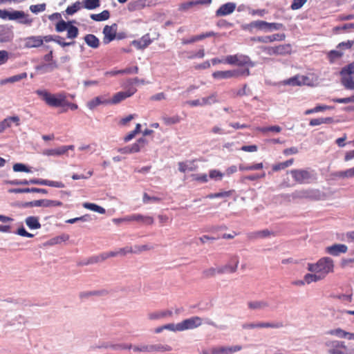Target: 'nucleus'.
<instances>
[{
	"label": "nucleus",
	"mask_w": 354,
	"mask_h": 354,
	"mask_svg": "<svg viewBox=\"0 0 354 354\" xmlns=\"http://www.w3.org/2000/svg\"><path fill=\"white\" fill-rule=\"evenodd\" d=\"M327 335H333L339 338L347 339L348 332L342 330L340 328L330 330L326 332Z\"/></svg>",
	"instance_id": "obj_33"
},
{
	"label": "nucleus",
	"mask_w": 354,
	"mask_h": 354,
	"mask_svg": "<svg viewBox=\"0 0 354 354\" xmlns=\"http://www.w3.org/2000/svg\"><path fill=\"white\" fill-rule=\"evenodd\" d=\"M211 3V0H196L190 1L183 3L179 5L178 10L180 12H185L192 8L194 6L203 4H209Z\"/></svg>",
	"instance_id": "obj_18"
},
{
	"label": "nucleus",
	"mask_w": 354,
	"mask_h": 354,
	"mask_svg": "<svg viewBox=\"0 0 354 354\" xmlns=\"http://www.w3.org/2000/svg\"><path fill=\"white\" fill-rule=\"evenodd\" d=\"M324 279V276H322L320 274H306L304 276V281L306 283L309 284L311 282H315Z\"/></svg>",
	"instance_id": "obj_41"
},
{
	"label": "nucleus",
	"mask_w": 354,
	"mask_h": 354,
	"mask_svg": "<svg viewBox=\"0 0 354 354\" xmlns=\"http://www.w3.org/2000/svg\"><path fill=\"white\" fill-rule=\"evenodd\" d=\"M114 257H115V253H113L111 251L108 252H102L100 254L91 257L88 259L86 264L97 263L102 262L109 258Z\"/></svg>",
	"instance_id": "obj_15"
},
{
	"label": "nucleus",
	"mask_w": 354,
	"mask_h": 354,
	"mask_svg": "<svg viewBox=\"0 0 354 354\" xmlns=\"http://www.w3.org/2000/svg\"><path fill=\"white\" fill-rule=\"evenodd\" d=\"M46 8V4L45 3L31 5L29 8L30 10L34 14H38L39 12L45 11Z\"/></svg>",
	"instance_id": "obj_45"
},
{
	"label": "nucleus",
	"mask_w": 354,
	"mask_h": 354,
	"mask_svg": "<svg viewBox=\"0 0 354 354\" xmlns=\"http://www.w3.org/2000/svg\"><path fill=\"white\" fill-rule=\"evenodd\" d=\"M113 253H115V257L118 255L124 256L128 253H133L132 247H125L119 249L118 251H112Z\"/></svg>",
	"instance_id": "obj_57"
},
{
	"label": "nucleus",
	"mask_w": 354,
	"mask_h": 354,
	"mask_svg": "<svg viewBox=\"0 0 354 354\" xmlns=\"http://www.w3.org/2000/svg\"><path fill=\"white\" fill-rule=\"evenodd\" d=\"M82 8L81 3L80 1H76L71 6H68L66 10V12L67 15H72L76 12H77L80 8Z\"/></svg>",
	"instance_id": "obj_44"
},
{
	"label": "nucleus",
	"mask_w": 354,
	"mask_h": 354,
	"mask_svg": "<svg viewBox=\"0 0 354 354\" xmlns=\"http://www.w3.org/2000/svg\"><path fill=\"white\" fill-rule=\"evenodd\" d=\"M343 55V53L340 50H333L328 53V58L331 62H333L338 58H340Z\"/></svg>",
	"instance_id": "obj_52"
},
{
	"label": "nucleus",
	"mask_w": 354,
	"mask_h": 354,
	"mask_svg": "<svg viewBox=\"0 0 354 354\" xmlns=\"http://www.w3.org/2000/svg\"><path fill=\"white\" fill-rule=\"evenodd\" d=\"M348 248L344 244H334L326 248V252L333 256H338L342 253H346Z\"/></svg>",
	"instance_id": "obj_17"
},
{
	"label": "nucleus",
	"mask_w": 354,
	"mask_h": 354,
	"mask_svg": "<svg viewBox=\"0 0 354 354\" xmlns=\"http://www.w3.org/2000/svg\"><path fill=\"white\" fill-rule=\"evenodd\" d=\"M100 104H110L109 99L105 96H97L89 101L87 106L90 109H93Z\"/></svg>",
	"instance_id": "obj_22"
},
{
	"label": "nucleus",
	"mask_w": 354,
	"mask_h": 354,
	"mask_svg": "<svg viewBox=\"0 0 354 354\" xmlns=\"http://www.w3.org/2000/svg\"><path fill=\"white\" fill-rule=\"evenodd\" d=\"M57 64L55 62H51L48 64H44L39 66L38 68L44 69V72H48L53 71L54 68H57Z\"/></svg>",
	"instance_id": "obj_59"
},
{
	"label": "nucleus",
	"mask_w": 354,
	"mask_h": 354,
	"mask_svg": "<svg viewBox=\"0 0 354 354\" xmlns=\"http://www.w3.org/2000/svg\"><path fill=\"white\" fill-rule=\"evenodd\" d=\"M259 130L263 133H266L268 131L279 133L281 131V128L279 126H271L268 127L260 128Z\"/></svg>",
	"instance_id": "obj_61"
},
{
	"label": "nucleus",
	"mask_w": 354,
	"mask_h": 354,
	"mask_svg": "<svg viewBox=\"0 0 354 354\" xmlns=\"http://www.w3.org/2000/svg\"><path fill=\"white\" fill-rule=\"evenodd\" d=\"M26 77L27 73L24 72L8 77V79H6V82L14 83L16 82H19L23 79H26Z\"/></svg>",
	"instance_id": "obj_47"
},
{
	"label": "nucleus",
	"mask_w": 354,
	"mask_h": 354,
	"mask_svg": "<svg viewBox=\"0 0 354 354\" xmlns=\"http://www.w3.org/2000/svg\"><path fill=\"white\" fill-rule=\"evenodd\" d=\"M55 30L57 32H62L64 30L67 31V38L74 39L79 33L78 28L71 24V22H66L63 19L59 21L55 25Z\"/></svg>",
	"instance_id": "obj_6"
},
{
	"label": "nucleus",
	"mask_w": 354,
	"mask_h": 354,
	"mask_svg": "<svg viewBox=\"0 0 354 354\" xmlns=\"http://www.w3.org/2000/svg\"><path fill=\"white\" fill-rule=\"evenodd\" d=\"M162 120L166 125H171L179 123L181 120V118L179 115H176L174 116H163L162 118Z\"/></svg>",
	"instance_id": "obj_37"
},
{
	"label": "nucleus",
	"mask_w": 354,
	"mask_h": 354,
	"mask_svg": "<svg viewBox=\"0 0 354 354\" xmlns=\"http://www.w3.org/2000/svg\"><path fill=\"white\" fill-rule=\"evenodd\" d=\"M13 21H17L19 24L30 26L33 21L29 15L22 10H14Z\"/></svg>",
	"instance_id": "obj_14"
},
{
	"label": "nucleus",
	"mask_w": 354,
	"mask_h": 354,
	"mask_svg": "<svg viewBox=\"0 0 354 354\" xmlns=\"http://www.w3.org/2000/svg\"><path fill=\"white\" fill-rule=\"evenodd\" d=\"M7 184L12 185H46L53 187L64 188L65 185L60 181H53L41 178H34L29 180H12L6 181Z\"/></svg>",
	"instance_id": "obj_3"
},
{
	"label": "nucleus",
	"mask_w": 354,
	"mask_h": 354,
	"mask_svg": "<svg viewBox=\"0 0 354 354\" xmlns=\"http://www.w3.org/2000/svg\"><path fill=\"white\" fill-rule=\"evenodd\" d=\"M152 42L149 34H145L139 40H133L132 44L138 49L142 50L149 46Z\"/></svg>",
	"instance_id": "obj_19"
},
{
	"label": "nucleus",
	"mask_w": 354,
	"mask_h": 354,
	"mask_svg": "<svg viewBox=\"0 0 354 354\" xmlns=\"http://www.w3.org/2000/svg\"><path fill=\"white\" fill-rule=\"evenodd\" d=\"M216 35V33L213 31L206 32L205 33H202L198 35L192 36L189 39H183L182 40V44L184 45L192 44L198 41L203 40L207 37H213Z\"/></svg>",
	"instance_id": "obj_16"
},
{
	"label": "nucleus",
	"mask_w": 354,
	"mask_h": 354,
	"mask_svg": "<svg viewBox=\"0 0 354 354\" xmlns=\"http://www.w3.org/2000/svg\"><path fill=\"white\" fill-rule=\"evenodd\" d=\"M13 170L15 172H26L30 173V169L22 163H16L13 165Z\"/></svg>",
	"instance_id": "obj_51"
},
{
	"label": "nucleus",
	"mask_w": 354,
	"mask_h": 354,
	"mask_svg": "<svg viewBox=\"0 0 354 354\" xmlns=\"http://www.w3.org/2000/svg\"><path fill=\"white\" fill-rule=\"evenodd\" d=\"M120 221L124 222L136 221L138 223H142L147 225H151L153 223V218L151 216H143L140 214H135L126 216L125 217L121 218Z\"/></svg>",
	"instance_id": "obj_12"
},
{
	"label": "nucleus",
	"mask_w": 354,
	"mask_h": 354,
	"mask_svg": "<svg viewBox=\"0 0 354 354\" xmlns=\"http://www.w3.org/2000/svg\"><path fill=\"white\" fill-rule=\"evenodd\" d=\"M306 79L307 78L304 76L296 75L286 80H284L283 84L286 85L300 86L305 84Z\"/></svg>",
	"instance_id": "obj_27"
},
{
	"label": "nucleus",
	"mask_w": 354,
	"mask_h": 354,
	"mask_svg": "<svg viewBox=\"0 0 354 354\" xmlns=\"http://www.w3.org/2000/svg\"><path fill=\"white\" fill-rule=\"evenodd\" d=\"M100 6V0H83V7L86 9L93 10Z\"/></svg>",
	"instance_id": "obj_39"
},
{
	"label": "nucleus",
	"mask_w": 354,
	"mask_h": 354,
	"mask_svg": "<svg viewBox=\"0 0 354 354\" xmlns=\"http://www.w3.org/2000/svg\"><path fill=\"white\" fill-rule=\"evenodd\" d=\"M137 89L136 88H130L126 91H120L113 95L111 99H109L110 104H117L127 97L132 96Z\"/></svg>",
	"instance_id": "obj_11"
},
{
	"label": "nucleus",
	"mask_w": 354,
	"mask_h": 354,
	"mask_svg": "<svg viewBox=\"0 0 354 354\" xmlns=\"http://www.w3.org/2000/svg\"><path fill=\"white\" fill-rule=\"evenodd\" d=\"M117 33V25L113 24L111 26H105L103 29V42L105 44H109L111 41L114 40Z\"/></svg>",
	"instance_id": "obj_13"
},
{
	"label": "nucleus",
	"mask_w": 354,
	"mask_h": 354,
	"mask_svg": "<svg viewBox=\"0 0 354 354\" xmlns=\"http://www.w3.org/2000/svg\"><path fill=\"white\" fill-rule=\"evenodd\" d=\"M244 330H252L254 328H260V322H247L241 325Z\"/></svg>",
	"instance_id": "obj_54"
},
{
	"label": "nucleus",
	"mask_w": 354,
	"mask_h": 354,
	"mask_svg": "<svg viewBox=\"0 0 354 354\" xmlns=\"http://www.w3.org/2000/svg\"><path fill=\"white\" fill-rule=\"evenodd\" d=\"M333 261L330 257H323L316 263H308V270L312 272L319 273L322 276H325L333 271Z\"/></svg>",
	"instance_id": "obj_2"
},
{
	"label": "nucleus",
	"mask_w": 354,
	"mask_h": 354,
	"mask_svg": "<svg viewBox=\"0 0 354 354\" xmlns=\"http://www.w3.org/2000/svg\"><path fill=\"white\" fill-rule=\"evenodd\" d=\"M286 36L284 34H274L272 35L268 36V42L271 43L274 41H283L284 40Z\"/></svg>",
	"instance_id": "obj_58"
},
{
	"label": "nucleus",
	"mask_w": 354,
	"mask_h": 354,
	"mask_svg": "<svg viewBox=\"0 0 354 354\" xmlns=\"http://www.w3.org/2000/svg\"><path fill=\"white\" fill-rule=\"evenodd\" d=\"M218 102L216 99V96L215 95H211L210 96L207 97H203L202 98V104L203 105H211L212 104H214L215 102Z\"/></svg>",
	"instance_id": "obj_55"
},
{
	"label": "nucleus",
	"mask_w": 354,
	"mask_h": 354,
	"mask_svg": "<svg viewBox=\"0 0 354 354\" xmlns=\"http://www.w3.org/2000/svg\"><path fill=\"white\" fill-rule=\"evenodd\" d=\"M341 83L347 89H354V80L352 77L347 75H341Z\"/></svg>",
	"instance_id": "obj_31"
},
{
	"label": "nucleus",
	"mask_w": 354,
	"mask_h": 354,
	"mask_svg": "<svg viewBox=\"0 0 354 354\" xmlns=\"http://www.w3.org/2000/svg\"><path fill=\"white\" fill-rule=\"evenodd\" d=\"M241 349L242 346L240 345L223 347V354H233L236 352L240 351Z\"/></svg>",
	"instance_id": "obj_46"
},
{
	"label": "nucleus",
	"mask_w": 354,
	"mask_h": 354,
	"mask_svg": "<svg viewBox=\"0 0 354 354\" xmlns=\"http://www.w3.org/2000/svg\"><path fill=\"white\" fill-rule=\"evenodd\" d=\"M133 350L134 351H140V352H151V345H142L140 346H135L133 347Z\"/></svg>",
	"instance_id": "obj_62"
},
{
	"label": "nucleus",
	"mask_w": 354,
	"mask_h": 354,
	"mask_svg": "<svg viewBox=\"0 0 354 354\" xmlns=\"http://www.w3.org/2000/svg\"><path fill=\"white\" fill-rule=\"evenodd\" d=\"M293 198H306L314 201L324 200L326 194L318 189H302L292 193Z\"/></svg>",
	"instance_id": "obj_5"
},
{
	"label": "nucleus",
	"mask_w": 354,
	"mask_h": 354,
	"mask_svg": "<svg viewBox=\"0 0 354 354\" xmlns=\"http://www.w3.org/2000/svg\"><path fill=\"white\" fill-rule=\"evenodd\" d=\"M325 346L328 348V354H346L344 352L339 350V348H346L344 342L337 340H328L325 342Z\"/></svg>",
	"instance_id": "obj_10"
},
{
	"label": "nucleus",
	"mask_w": 354,
	"mask_h": 354,
	"mask_svg": "<svg viewBox=\"0 0 354 354\" xmlns=\"http://www.w3.org/2000/svg\"><path fill=\"white\" fill-rule=\"evenodd\" d=\"M26 225L30 230H37L41 228V224L39 223V217L30 216H28L25 220Z\"/></svg>",
	"instance_id": "obj_28"
},
{
	"label": "nucleus",
	"mask_w": 354,
	"mask_h": 354,
	"mask_svg": "<svg viewBox=\"0 0 354 354\" xmlns=\"http://www.w3.org/2000/svg\"><path fill=\"white\" fill-rule=\"evenodd\" d=\"M84 40L85 43L92 48H97L100 44L99 39L93 34L86 35L84 37Z\"/></svg>",
	"instance_id": "obj_25"
},
{
	"label": "nucleus",
	"mask_w": 354,
	"mask_h": 354,
	"mask_svg": "<svg viewBox=\"0 0 354 354\" xmlns=\"http://www.w3.org/2000/svg\"><path fill=\"white\" fill-rule=\"evenodd\" d=\"M236 77H239L241 76H248L250 75L249 67L245 68H238L234 69Z\"/></svg>",
	"instance_id": "obj_53"
},
{
	"label": "nucleus",
	"mask_w": 354,
	"mask_h": 354,
	"mask_svg": "<svg viewBox=\"0 0 354 354\" xmlns=\"http://www.w3.org/2000/svg\"><path fill=\"white\" fill-rule=\"evenodd\" d=\"M84 207L86 209H90L91 211L100 213V214H105L106 210L101 206H99L95 203H85L83 205Z\"/></svg>",
	"instance_id": "obj_35"
},
{
	"label": "nucleus",
	"mask_w": 354,
	"mask_h": 354,
	"mask_svg": "<svg viewBox=\"0 0 354 354\" xmlns=\"http://www.w3.org/2000/svg\"><path fill=\"white\" fill-rule=\"evenodd\" d=\"M333 121V119L330 117L328 118H314L310 120L309 124L310 126H318L322 124H329Z\"/></svg>",
	"instance_id": "obj_34"
},
{
	"label": "nucleus",
	"mask_w": 354,
	"mask_h": 354,
	"mask_svg": "<svg viewBox=\"0 0 354 354\" xmlns=\"http://www.w3.org/2000/svg\"><path fill=\"white\" fill-rule=\"evenodd\" d=\"M194 162L195 160L179 162L178 164V170L182 173H185L186 171H196L198 167L194 164Z\"/></svg>",
	"instance_id": "obj_21"
},
{
	"label": "nucleus",
	"mask_w": 354,
	"mask_h": 354,
	"mask_svg": "<svg viewBox=\"0 0 354 354\" xmlns=\"http://www.w3.org/2000/svg\"><path fill=\"white\" fill-rule=\"evenodd\" d=\"M248 308L252 310H265L269 307V303L266 300L251 301L248 303Z\"/></svg>",
	"instance_id": "obj_24"
},
{
	"label": "nucleus",
	"mask_w": 354,
	"mask_h": 354,
	"mask_svg": "<svg viewBox=\"0 0 354 354\" xmlns=\"http://www.w3.org/2000/svg\"><path fill=\"white\" fill-rule=\"evenodd\" d=\"M63 203L59 201H53L48 199L36 200L30 202H26L23 205L24 207H55L62 206Z\"/></svg>",
	"instance_id": "obj_9"
},
{
	"label": "nucleus",
	"mask_w": 354,
	"mask_h": 354,
	"mask_svg": "<svg viewBox=\"0 0 354 354\" xmlns=\"http://www.w3.org/2000/svg\"><path fill=\"white\" fill-rule=\"evenodd\" d=\"M44 43L41 36H31L26 39V46L27 48H37L41 46Z\"/></svg>",
	"instance_id": "obj_20"
},
{
	"label": "nucleus",
	"mask_w": 354,
	"mask_h": 354,
	"mask_svg": "<svg viewBox=\"0 0 354 354\" xmlns=\"http://www.w3.org/2000/svg\"><path fill=\"white\" fill-rule=\"evenodd\" d=\"M290 173L294 180L299 184L309 183L313 179L312 174L306 169H292Z\"/></svg>",
	"instance_id": "obj_8"
},
{
	"label": "nucleus",
	"mask_w": 354,
	"mask_h": 354,
	"mask_svg": "<svg viewBox=\"0 0 354 354\" xmlns=\"http://www.w3.org/2000/svg\"><path fill=\"white\" fill-rule=\"evenodd\" d=\"M273 233L268 230H263L261 231L254 232L250 234V237L252 239H263L269 236Z\"/></svg>",
	"instance_id": "obj_36"
},
{
	"label": "nucleus",
	"mask_w": 354,
	"mask_h": 354,
	"mask_svg": "<svg viewBox=\"0 0 354 354\" xmlns=\"http://www.w3.org/2000/svg\"><path fill=\"white\" fill-rule=\"evenodd\" d=\"M153 248L148 245H135L134 249H133V253H140L143 251L150 250Z\"/></svg>",
	"instance_id": "obj_60"
},
{
	"label": "nucleus",
	"mask_w": 354,
	"mask_h": 354,
	"mask_svg": "<svg viewBox=\"0 0 354 354\" xmlns=\"http://www.w3.org/2000/svg\"><path fill=\"white\" fill-rule=\"evenodd\" d=\"M14 10L10 12L7 10H0V18L3 20L13 21Z\"/></svg>",
	"instance_id": "obj_50"
},
{
	"label": "nucleus",
	"mask_w": 354,
	"mask_h": 354,
	"mask_svg": "<svg viewBox=\"0 0 354 354\" xmlns=\"http://www.w3.org/2000/svg\"><path fill=\"white\" fill-rule=\"evenodd\" d=\"M307 0H293L290 6V8L293 10L300 9L306 3Z\"/></svg>",
	"instance_id": "obj_56"
},
{
	"label": "nucleus",
	"mask_w": 354,
	"mask_h": 354,
	"mask_svg": "<svg viewBox=\"0 0 354 354\" xmlns=\"http://www.w3.org/2000/svg\"><path fill=\"white\" fill-rule=\"evenodd\" d=\"M148 143V141L145 138H139L135 143L130 146L131 151L132 153L139 152L144 148Z\"/></svg>",
	"instance_id": "obj_30"
},
{
	"label": "nucleus",
	"mask_w": 354,
	"mask_h": 354,
	"mask_svg": "<svg viewBox=\"0 0 354 354\" xmlns=\"http://www.w3.org/2000/svg\"><path fill=\"white\" fill-rule=\"evenodd\" d=\"M203 324V319L198 316L189 317L178 323L179 331L192 330L199 327Z\"/></svg>",
	"instance_id": "obj_7"
},
{
	"label": "nucleus",
	"mask_w": 354,
	"mask_h": 354,
	"mask_svg": "<svg viewBox=\"0 0 354 354\" xmlns=\"http://www.w3.org/2000/svg\"><path fill=\"white\" fill-rule=\"evenodd\" d=\"M35 93L48 106L53 108H64L63 110L64 112L66 111L67 109L76 110L78 108V106L76 104L70 102L67 100V95L65 92L51 93L46 89H38L35 91Z\"/></svg>",
	"instance_id": "obj_1"
},
{
	"label": "nucleus",
	"mask_w": 354,
	"mask_h": 354,
	"mask_svg": "<svg viewBox=\"0 0 354 354\" xmlns=\"http://www.w3.org/2000/svg\"><path fill=\"white\" fill-rule=\"evenodd\" d=\"M284 26L280 23H268L265 21H253L250 24H245L242 28L245 30L252 31L254 28L264 31L278 30L283 28Z\"/></svg>",
	"instance_id": "obj_4"
},
{
	"label": "nucleus",
	"mask_w": 354,
	"mask_h": 354,
	"mask_svg": "<svg viewBox=\"0 0 354 354\" xmlns=\"http://www.w3.org/2000/svg\"><path fill=\"white\" fill-rule=\"evenodd\" d=\"M239 264V259L237 256H232L230 258V262L225 266V267H223V272H234L236 271L237 266Z\"/></svg>",
	"instance_id": "obj_26"
},
{
	"label": "nucleus",
	"mask_w": 354,
	"mask_h": 354,
	"mask_svg": "<svg viewBox=\"0 0 354 354\" xmlns=\"http://www.w3.org/2000/svg\"><path fill=\"white\" fill-rule=\"evenodd\" d=\"M236 5L234 2L223 4V16L232 14L236 9Z\"/></svg>",
	"instance_id": "obj_38"
},
{
	"label": "nucleus",
	"mask_w": 354,
	"mask_h": 354,
	"mask_svg": "<svg viewBox=\"0 0 354 354\" xmlns=\"http://www.w3.org/2000/svg\"><path fill=\"white\" fill-rule=\"evenodd\" d=\"M276 50L278 55H283L290 53L291 46L290 44H281L277 46Z\"/></svg>",
	"instance_id": "obj_42"
},
{
	"label": "nucleus",
	"mask_w": 354,
	"mask_h": 354,
	"mask_svg": "<svg viewBox=\"0 0 354 354\" xmlns=\"http://www.w3.org/2000/svg\"><path fill=\"white\" fill-rule=\"evenodd\" d=\"M237 60L236 65L240 66H246V67H253L254 66V63L252 62L250 57L247 55H236Z\"/></svg>",
	"instance_id": "obj_29"
},
{
	"label": "nucleus",
	"mask_w": 354,
	"mask_h": 354,
	"mask_svg": "<svg viewBox=\"0 0 354 354\" xmlns=\"http://www.w3.org/2000/svg\"><path fill=\"white\" fill-rule=\"evenodd\" d=\"M192 177L194 180L200 182V183H206L207 182V174H193Z\"/></svg>",
	"instance_id": "obj_63"
},
{
	"label": "nucleus",
	"mask_w": 354,
	"mask_h": 354,
	"mask_svg": "<svg viewBox=\"0 0 354 354\" xmlns=\"http://www.w3.org/2000/svg\"><path fill=\"white\" fill-rule=\"evenodd\" d=\"M110 17V12L109 10H105L99 14H92L91 18L96 21H102L107 20Z\"/></svg>",
	"instance_id": "obj_32"
},
{
	"label": "nucleus",
	"mask_w": 354,
	"mask_h": 354,
	"mask_svg": "<svg viewBox=\"0 0 354 354\" xmlns=\"http://www.w3.org/2000/svg\"><path fill=\"white\" fill-rule=\"evenodd\" d=\"M151 352H165L171 351L172 350L171 346L167 344H151Z\"/></svg>",
	"instance_id": "obj_40"
},
{
	"label": "nucleus",
	"mask_w": 354,
	"mask_h": 354,
	"mask_svg": "<svg viewBox=\"0 0 354 354\" xmlns=\"http://www.w3.org/2000/svg\"><path fill=\"white\" fill-rule=\"evenodd\" d=\"M283 326L282 322H260V328H281Z\"/></svg>",
	"instance_id": "obj_43"
},
{
	"label": "nucleus",
	"mask_w": 354,
	"mask_h": 354,
	"mask_svg": "<svg viewBox=\"0 0 354 354\" xmlns=\"http://www.w3.org/2000/svg\"><path fill=\"white\" fill-rule=\"evenodd\" d=\"M219 272H220L219 269H215L214 268H211L205 270L203 272V275L205 277H211L214 276L216 273H219Z\"/></svg>",
	"instance_id": "obj_64"
},
{
	"label": "nucleus",
	"mask_w": 354,
	"mask_h": 354,
	"mask_svg": "<svg viewBox=\"0 0 354 354\" xmlns=\"http://www.w3.org/2000/svg\"><path fill=\"white\" fill-rule=\"evenodd\" d=\"M263 163H257L251 165H240V170H259L263 168Z\"/></svg>",
	"instance_id": "obj_49"
},
{
	"label": "nucleus",
	"mask_w": 354,
	"mask_h": 354,
	"mask_svg": "<svg viewBox=\"0 0 354 354\" xmlns=\"http://www.w3.org/2000/svg\"><path fill=\"white\" fill-rule=\"evenodd\" d=\"M173 315V313L171 310H166L161 311H156L150 313L148 315V317L151 320L160 319L167 317H171Z\"/></svg>",
	"instance_id": "obj_23"
},
{
	"label": "nucleus",
	"mask_w": 354,
	"mask_h": 354,
	"mask_svg": "<svg viewBox=\"0 0 354 354\" xmlns=\"http://www.w3.org/2000/svg\"><path fill=\"white\" fill-rule=\"evenodd\" d=\"M354 74V62L342 68L340 75H351Z\"/></svg>",
	"instance_id": "obj_48"
}]
</instances>
